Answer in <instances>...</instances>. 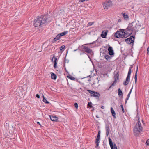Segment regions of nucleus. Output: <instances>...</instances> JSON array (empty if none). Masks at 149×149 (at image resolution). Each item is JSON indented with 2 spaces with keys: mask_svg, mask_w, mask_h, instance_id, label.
I'll list each match as a JSON object with an SVG mask.
<instances>
[{
  "mask_svg": "<svg viewBox=\"0 0 149 149\" xmlns=\"http://www.w3.org/2000/svg\"><path fill=\"white\" fill-rule=\"evenodd\" d=\"M96 117H98V116H96Z\"/></svg>",
  "mask_w": 149,
  "mask_h": 149,
  "instance_id": "nucleus-55",
  "label": "nucleus"
},
{
  "mask_svg": "<svg viewBox=\"0 0 149 149\" xmlns=\"http://www.w3.org/2000/svg\"><path fill=\"white\" fill-rule=\"evenodd\" d=\"M105 128L106 130V135L107 136H108L110 131L109 125H106Z\"/></svg>",
  "mask_w": 149,
  "mask_h": 149,
  "instance_id": "nucleus-14",
  "label": "nucleus"
},
{
  "mask_svg": "<svg viewBox=\"0 0 149 149\" xmlns=\"http://www.w3.org/2000/svg\"><path fill=\"white\" fill-rule=\"evenodd\" d=\"M118 94L119 96L120 97H122V98L123 97V92L120 88H119L118 89Z\"/></svg>",
  "mask_w": 149,
  "mask_h": 149,
  "instance_id": "nucleus-17",
  "label": "nucleus"
},
{
  "mask_svg": "<svg viewBox=\"0 0 149 149\" xmlns=\"http://www.w3.org/2000/svg\"><path fill=\"white\" fill-rule=\"evenodd\" d=\"M37 123L39 125H40V122H37Z\"/></svg>",
  "mask_w": 149,
  "mask_h": 149,
  "instance_id": "nucleus-50",
  "label": "nucleus"
},
{
  "mask_svg": "<svg viewBox=\"0 0 149 149\" xmlns=\"http://www.w3.org/2000/svg\"><path fill=\"white\" fill-rule=\"evenodd\" d=\"M65 48V46L64 45H62L60 47V49L61 51Z\"/></svg>",
  "mask_w": 149,
  "mask_h": 149,
  "instance_id": "nucleus-33",
  "label": "nucleus"
},
{
  "mask_svg": "<svg viewBox=\"0 0 149 149\" xmlns=\"http://www.w3.org/2000/svg\"><path fill=\"white\" fill-rule=\"evenodd\" d=\"M100 134H97V138H100Z\"/></svg>",
  "mask_w": 149,
  "mask_h": 149,
  "instance_id": "nucleus-45",
  "label": "nucleus"
},
{
  "mask_svg": "<svg viewBox=\"0 0 149 149\" xmlns=\"http://www.w3.org/2000/svg\"><path fill=\"white\" fill-rule=\"evenodd\" d=\"M101 108H102V109H104V108L105 107H104V106H102L101 107Z\"/></svg>",
  "mask_w": 149,
  "mask_h": 149,
  "instance_id": "nucleus-46",
  "label": "nucleus"
},
{
  "mask_svg": "<svg viewBox=\"0 0 149 149\" xmlns=\"http://www.w3.org/2000/svg\"><path fill=\"white\" fill-rule=\"evenodd\" d=\"M67 33L68 31H64L61 33L59 34V35H60V36L61 37L66 34Z\"/></svg>",
  "mask_w": 149,
  "mask_h": 149,
  "instance_id": "nucleus-28",
  "label": "nucleus"
},
{
  "mask_svg": "<svg viewBox=\"0 0 149 149\" xmlns=\"http://www.w3.org/2000/svg\"><path fill=\"white\" fill-rule=\"evenodd\" d=\"M114 80L113 83L109 87L108 89V90H109L117 82V80L119 78V72H118L116 74H115L114 76Z\"/></svg>",
  "mask_w": 149,
  "mask_h": 149,
  "instance_id": "nucleus-4",
  "label": "nucleus"
},
{
  "mask_svg": "<svg viewBox=\"0 0 149 149\" xmlns=\"http://www.w3.org/2000/svg\"><path fill=\"white\" fill-rule=\"evenodd\" d=\"M142 122L144 124V121L142 120Z\"/></svg>",
  "mask_w": 149,
  "mask_h": 149,
  "instance_id": "nucleus-53",
  "label": "nucleus"
},
{
  "mask_svg": "<svg viewBox=\"0 0 149 149\" xmlns=\"http://www.w3.org/2000/svg\"><path fill=\"white\" fill-rule=\"evenodd\" d=\"M42 97L43 98V102L46 104H49V102L48 101H47L46 99L45 98V97L43 95H42Z\"/></svg>",
  "mask_w": 149,
  "mask_h": 149,
  "instance_id": "nucleus-27",
  "label": "nucleus"
},
{
  "mask_svg": "<svg viewBox=\"0 0 149 149\" xmlns=\"http://www.w3.org/2000/svg\"><path fill=\"white\" fill-rule=\"evenodd\" d=\"M108 50L109 54L110 55H113L114 54L113 51L112 49V47L111 46L109 47Z\"/></svg>",
  "mask_w": 149,
  "mask_h": 149,
  "instance_id": "nucleus-12",
  "label": "nucleus"
},
{
  "mask_svg": "<svg viewBox=\"0 0 149 149\" xmlns=\"http://www.w3.org/2000/svg\"><path fill=\"white\" fill-rule=\"evenodd\" d=\"M139 119V121L136 124L133 129L134 134L136 136H138L140 134V132L142 131L143 130V127Z\"/></svg>",
  "mask_w": 149,
  "mask_h": 149,
  "instance_id": "nucleus-2",
  "label": "nucleus"
},
{
  "mask_svg": "<svg viewBox=\"0 0 149 149\" xmlns=\"http://www.w3.org/2000/svg\"><path fill=\"white\" fill-rule=\"evenodd\" d=\"M109 141L110 146L111 145V146H112V145H113L114 143L112 142L111 139H110V137L109 138Z\"/></svg>",
  "mask_w": 149,
  "mask_h": 149,
  "instance_id": "nucleus-29",
  "label": "nucleus"
},
{
  "mask_svg": "<svg viewBox=\"0 0 149 149\" xmlns=\"http://www.w3.org/2000/svg\"><path fill=\"white\" fill-rule=\"evenodd\" d=\"M146 144L147 145H149V140H147L146 142Z\"/></svg>",
  "mask_w": 149,
  "mask_h": 149,
  "instance_id": "nucleus-37",
  "label": "nucleus"
},
{
  "mask_svg": "<svg viewBox=\"0 0 149 149\" xmlns=\"http://www.w3.org/2000/svg\"><path fill=\"white\" fill-rule=\"evenodd\" d=\"M124 30L125 31V33H126V35L127 36V37L130 35L133 31L130 28L129 26H128V27L126 29H124Z\"/></svg>",
  "mask_w": 149,
  "mask_h": 149,
  "instance_id": "nucleus-7",
  "label": "nucleus"
},
{
  "mask_svg": "<svg viewBox=\"0 0 149 149\" xmlns=\"http://www.w3.org/2000/svg\"><path fill=\"white\" fill-rule=\"evenodd\" d=\"M110 146L111 149H117V146L115 143L112 145V146L111 145Z\"/></svg>",
  "mask_w": 149,
  "mask_h": 149,
  "instance_id": "nucleus-26",
  "label": "nucleus"
},
{
  "mask_svg": "<svg viewBox=\"0 0 149 149\" xmlns=\"http://www.w3.org/2000/svg\"><path fill=\"white\" fill-rule=\"evenodd\" d=\"M54 60V67L55 68H56L57 67V58L55 56H54L52 57V61H53V60Z\"/></svg>",
  "mask_w": 149,
  "mask_h": 149,
  "instance_id": "nucleus-11",
  "label": "nucleus"
},
{
  "mask_svg": "<svg viewBox=\"0 0 149 149\" xmlns=\"http://www.w3.org/2000/svg\"><path fill=\"white\" fill-rule=\"evenodd\" d=\"M107 31H103L102 32V34L101 35V36L102 38H106V36L107 33Z\"/></svg>",
  "mask_w": 149,
  "mask_h": 149,
  "instance_id": "nucleus-15",
  "label": "nucleus"
},
{
  "mask_svg": "<svg viewBox=\"0 0 149 149\" xmlns=\"http://www.w3.org/2000/svg\"><path fill=\"white\" fill-rule=\"evenodd\" d=\"M36 96L38 98H40V95H39L38 94H37L36 95Z\"/></svg>",
  "mask_w": 149,
  "mask_h": 149,
  "instance_id": "nucleus-41",
  "label": "nucleus"
},
{
  "mask_svg": "<svg viewBox=\"0 0 149 149\" xmlns=\"http://www.w3.org/2000/svg\"><path fill=\"white\" fill-rule=\"evenodd\" d=\"M58 40L55 37L53 39V41L52 42L53 43H54V42L56 41L57 40Z\"/></svg>",
  "mask_w": 149,
  "mask_h": 149,
  "instance_id": "nucleus-35",
  "label": "nucleus"
},
{
  "mask_svg": "<svg viewBox=\"0 0 149 149\" xmlns=\"http://www.w3.org/2000/svg\"><path fill=\"white\" fill-rule=\"evenodd\" d=\"M51 77L52 79L55 80L57 78V76L53 72H52L51 74Z\"/></svg>",
  "mask_w": 149,
  "mask_h": 149,
  "instance_id": "nucleus-22",
  "label": "nucleus"
},
{
  "mask_svg": "<svg viewBox=\"0 0 149 149\" xmlns=\"http://www.w3.org/2000/svg\"><path fill=\"white\" fill-rule=\"evenodd\" d=\"M100 131H99L98 132V134H100Z\"/></svg>",
  "mask_w": 149,
  "mask_h": 149,
  "instance_id": "nucleus-51",
  "label": "nucleus"
},
{
  "mask_svg": "<svg viewBox=\"0 0 149 149\" xmlns=\"http://www.w3.org/2000/svg\"><path fill=\"white\" fill-rule=\"evenodd\" d=\"M79 2H84L85 1V0H79Z\"/></svg>",
  "mask_w": 149,
  "mask_h": 149,
  "instance_id": "nucleus-44",
  "label": "nucleus"
},
{
  "mask_svg": "<svg viewBox=\"0 0 149 149\" xmlns=\"http://www.w3.org/2000/svg\"><path fill=\"white\" fill-rule=\"evenodd\" d=\"M47 17L46 16H38L34 20V25L35 27H41L42 25L47 21Z\"/></svg>",
  "mask_w": 149,
  "mask_h": 149,
  "instance_id": "nucleus-1",
  "label": "nucleus"
},
{
  "mask_svg": "<svg viewBox=\"0 0 149 149\" xmlns=\"http://www.w3.org/2000/svg\"><path fill=\"white\" fill-rule=\"evenodd\" d=\"M100 138H97L96 139L95 143L96 144V146H95V148H97L99 144L100 143Z\"/></svg>",
  "mask_w": 149,
  "mask_h": 149,
  "instance_id": "nucleus-21",
  "label": "nucleus"
},
{
  "mask_svg": "<svg viewBox=\"0 0 149 149\" xmlns=\"http://www.w3.org/2000/svg\"><path fill=\"white\" fill-rule=\"evenodd\" d=\"M132 88H133V87L132 88H131L130 90V91L129 93V94L130 95L131 93V92L132 91Z\"/></svg>",
  "mask_w": 149,
  "mask_h": 149,
  "instance_id": "nucleus-40",
  "label": "nucleus"
},
{
  "mask_svg": "<svg viewBox=\"0 0 149 149\" xmlns=\"http://www.w3.org/2000/svg\"><path fill=\"white\" fill-rule=\"evenodd\" d=\"M133 68V65H131L130 66V67L129 68V69H130V70H131V69L132 68Z\"/></svg>",
  "mask_w": 149,
  "mask_h": 149,
  "instance_id": "nucleus-47",
  "label": "nucleus"
},
{
  "mask_svg": "<svg viewBox=\"0 0 149 149\" xmlns=\"http://www.w3.org/2000/svg\"><path fill=\"white\" fill-rule=\"evenodd\" d=\"M96 80L97 81V83H98L99 82V80L98 79V77L96 78Z\"/></svg>",
  "mask_w": 149,
  "mask_h": 149,
  "instance_id": "nucleus-48",
  "label": "nucleus"
},
{
  "mask_svg": "<svg viewBox=\"0 0 149 149\" xmlns=\"http://www.w3.org/2000/svg\"><path fill=\"white\" fill-rule=\"evenodd\" d=\"M131 70H130V69H129V71L128 72V74L127 76V77H129L130 78V76L131 75Z\"/></svg>",
  "mask_w": 149,
  "mask_h": 149,
  "instance_id": "nucleus-30",
  "label": "nucleus"
},
{
  "mask_svg": "<svg viewBox=\"0 0 149 149\" xmlns=\"http://www.w3.org/2000/svg\"><path fill=\"white\" fill-rule=\"evenodd\" d=\"M112 3L111 1L104 3L103 6L104 9H108L109 7L112 5Z\"/></svg>",
  "mask_w": 149,
  "mask_h": 149,
  "instance_id": "nucleus-8",
  "label": "nucleus"
},
{
  "mask_svg": "<svg viewBox=\"0 0 149 149\" xmlns=\"http://www.w3.org/2000/svg\"><path fill=\"white\" fill-rule=\"evenodd\" d=\"M135 38L132 36H130L125 39V41L126 43L128 44H130L132 43H133L134 41Z\"/></svg>",
  "mask_w": 149,
  "mask_h": 149,
  "instance_id": "nucleus-6",
  "label": "nucleus"
},
{
  "mask_svg": "<svg viewBox=\"0 0 149 149\" xmlns=\"http://www.w3.org/2000/svg\"><path fill=\"white\" fill-rule=\"evenodd\" d=\"M130 95L128 94V95L127 96V97H130Z\"/></svg>",
  "mask_w": 149,
  "mask_h": 149,
  "instance_id": "nucleus-52",
  "label": "nucleus"
},
{
  "mask_svg": "<svg viewBox=\"0 0 149 149\" xmlns=\"http://www.w3.org/2000/svg\"><path fill=\"white\" fill-rule=\"evenodd\" d=\"M67 77L71 80H74L75 81H77V79H75L74 77L70 75H68L67 76Z\"/></svg>",
  "mask_w": 149,
  "mask_h": 149,
  "instance_id": "nucleus-20",
  "label": "nucleus"
},
{
  "mask_svg": "<svg viewBox=\"0 0 149 149\" xmlns=\"http://www.w3.org/2000/svg\"><path fill=\"white\" fill-rule=\"evenodd\" d=\"M74 106L75 107L77 108V109L78 107V104L77 103H74Z\"/></svg>",
  "mask_w": 149,
  "mask_h": 149,
  "instance_id": "nucleus-36",
  "label": "nucleus"
},
{
  "mask_svg": "<svg viewBox=\"0 0 149 149\" xmlns=\"http://www.w3.org/2000/svg\"><path fill=\"white\" fill-rule=\"evenodd\" d=\"M92 103L91 102H88V106L90 108H91L92 107Z\"/></svg>",
  "mask_w": 149,
  "mask_h": 149,
  "instance_id": "nucleus-31",
  "label": "nucleus"
},
{
  "mask_svg": "<svg viewBox=\"0 0 149 149\" xmlns=\"http://www.w3.org/2000/svg\"><path fill=\"white\" fill-rule=\"evenodd\" d=\"M93 23H92V22H89L88 23V25L89 26H91L93 24Z\"/></svg>",
  "mask_w": 149,
  "mask_h": 149,
  "instance_id": "nucleus-42",
  "label": "nucleus"
},
{
  "mask_svg": "<svg viewBox=\"0 0 149 149\" xmlns=\"http://www.w3.org/2000/svg\"><path fill=\"white\" fill-rule=\"evenodd\" d=\"M124 29L118 31L119 33L121 35L120 36L121 38H126L127 37V36L126 35V33H125Z\"/></svg>",
  "mask_w": 149,
  "mask_h": 149,
  "instance_id": "nucleus-10",
  "label": "nucleus"
},
{
  "mask_svg": "<svg viewBox=\"0 0 149 149\" xmlns=\"http://www.w3.org/2000/svg\"><path fill=\"white\" fill-rule=\"evenodd\" d=\"M123 16L125 20H127L128 19L129 17L127 14H126L125 13H124L123 14Z\"/></svg>",
  "mask_w": 149,
  "mask_h": 149,
  "instance_id": "nucleus-25",
  "label": "nucleus"
},
{
  "mask_svg": "<svg viewBox=\"0 0 149 149\" xmlns=\"http://www.w3.org/2000/svg\"><path fill=\"white\" fill-rule=\"evenodd\" d=\"M147 51L148 54H149V46L147 48Z\"/></svg>",
  "mask_w": 149,
  "mask_h": 149,
  "instance_id": "nucleus-43",
  "label": "nucleus"
},
{
  "mask_svg": "<svg viewBox=\"0 0 149 149\" xmlns=\"http://www.w3.org/2000/svg\"><path fill=\"white\" fill-rule=\"evenodd\" d=\"M111 114H112V116H113V117L114 118H116V117L115 116L116 115V113L114 111V110L113 108L111 107Z\"/></svg>",
  "mask_w": 149,
  "mask_h": 149,
  "instance_id": "nucleus-18",
  "label": "nucleus"
},
{
  "mask_svg": "<svg viewBox=\"0 0 149 149\" xmlns=\"http://www.w3.org/2000/svg\"><path fill=\"white\" fill-rule=\"evenodd\" d=\"M128 26L134 32L139 27V24L136 22H132L129 24Z\"/></svg>",
  "mask_w": 149,
  "mask_h": 149,
  "instance_id": "nucleus-3",
  "label": "nucleus"
},
{
  "mask_svg": "<svg viewBox=\"0 0 149 149\" xmlns=\"http://www.w3.org/2000/svg\"><path fill=\"white\" fill-rule=\"evenodd\" d=\"M130 81V77H127L126 78V80L125 81H124L123 83V84L125 85H127Z\"/></svg>",
  "mask_w": 149,
  "mask_h": 149,
  "instance_id": "nucleus-16",
  "label": "nucleus"
},
{
  "mask_svg": "<svg viewBox=\"0 0 149 149\" xmlns=\"http://www.w3.org/2000/svg\"><path fill=\"white\" fill-rule=\"evenodd\" d=\"M120 106L121 107L122 111L123 112H124L125 111H124V109L123 108V105H122V104Z\"/></svg>",
  "mask_w": 149,
  "mask_h": 149,
  "instance_id": "nucleus-34",
  "label": "nucleus"
},
{
  "mask_svg": "<svg viewBox=\"0 0 149 149\" xmlns=\"http://www.w3.org/2000/svg\"><path fill=\"white\" fill-rule=\"evenodd\" d=\"M56 38L58 40L60 39L61 38V36H60V35H59V34H58L57 36H56Z\"/></svg>",
  "mask_w": 149,
  "mask_h": 149,
  "instance_id": "nucleus-32",
  "label": "nucleus"
},
{
  "mask_svg": "<svg viewBox=\"0 0 149 149\" xmlns=\"http://www.w3.org/2000/svg\"><path fill=\"white\" fill-rule=\"evenodd\" d=\"M129 97H127V98H126V99H125V104L127 103V100L129 99Z\"/></svg>",
  "mask_w": 149,
  "mask_h": 149,
  "instance_id": "nucleus-38",
  "label": "nucleus"
},
{
  "mask_svg": "<svg viewBox=\"0 0 149 149\" xmlns=\"http://www.w3.org/2000/svg\"><path fill=\"white\" fill-rule=\"evenodd\" d=\"M89 0H85V1H88Z\"/></svg>",
  "mask_w": 149,
  "mask_h": 149,
  "instance_id": "nucleus-54",
  "label": "nucleus"
},
{
  "mask_svg": "<svg viewBox=\"0 0 149 149\" xmlns=\"http://www.w3.org/2000/svg\"><path fill=\"white\" fill-rule=\"evenodd\" d=\"M129 97H127V98H126V99H125V104L127 103V100L129 99Z\"/></svg>",
  "mask_w": 149,
  "mask_h": 149,
  "instance_id": "nucleus-39",
  "label": "nucleus"
},
{
  "mask_svg": "<svg viewBox=\"0 0 149 149\" xmlns=\"http://www.w3.org/2000/svg\"><path fill=\"white\" fill-rule=\"evenodd\" d=\"M104 58L107 61H108L111 58V57L108 55H105L104 56Z\"/></svg>",
  "mask_w": 149,
  "mask_h": 149,
  "instance_id": "nucleus-24",
  "label": "nucleus"
},
{
  "mask_svg": "<svg viewBox=\"0 0 149 149\" xmlns=\"http://www.w3.org/2000/svg\"><path fill=\"white\" fill-rule=\"evenodd\" d=\"M87 91L90 93L92 97H98L100 95L99 93L97 92L92 91L89 90H87Z\"/></svg>",
  "mask_w": 149,
  "mask_h": 149,
  "instance_id": "nucleus-9",
  "label": "nucleus"
},
{
  "mask_svg": "<svg viewBox=\"0 0 149 149\" xmlns=\"http://www.w3.org/2000/svg\"><path fill=\"white\" fill-rule=\"evenodd\" d=\"M121 19H119L118 20V22H121Z\"/></svg>",
  "mask_w": 149,
  "mask_h": 149,
  "instance_id": "nucleus-49",
  "label": "nucleus"
},
{
  "mask_svg": "<svg viewBox=\"0 0 149 149\" xmlns=\"http://www.w3.org/2000/svg\"><path fill=\"white\" fill-rule=\"evenodd\" d=\"M85 45H82V50L84 52L86 53L91 54L92 53H93V52L92 50L90 49L89 48H88V47L86 46H84Z\"/></svg>",
  "mask_w": 149,
  "mask_h": 149,
  "instance_id": "nucleus-5",
  "label": "nucleus"
},
{
  "mask_svg": "<svg viewBox=\"0 0 149 149\" xmlns=\"http://www.w3.org/2000/svg\"><path fill=\"white\" fill-rule=\"evenodd\" d=\"M138 65H137L136 67V73L135 75L134 76V79H135V83H136L137 81V73L138 72Z\"/></svg>",
  "mask_w": 149,
  "mask_h": 149,
  "instance_id": "nucleus-19",
  "label": "nucleus"
},
{
  "mask_svg": "<svg viewBox=\"0 0 149 149\" xmlns=\"http://www.w3.org/2000/svg\"><path fill=\"white\" fill-rule=\"evenodd\" d=\"M121 36L119 33L118 31H117L115 33V36L117 38H121L120 36Z\"/></svg>",
  "mask_w": 149,
  "mask_h": 149,
  "instance_id": "nucleus-23",
  "label": "nucleus"
},
{
  "mask_svg": "<svg viewBox=\"0 0 149 149\" xmlns=\"http://www.w3.org/2000/svg\"><path fill=\"white\" fill-rule=\"evenodd\" d=\"M51 120L53 121H58V118L55 116H49Z\"/></svg>",
  "mask_w": 149,
  "mask_h": 149,
  "instance_id": "nucleus-13",
  "label": "nucleus"
}]
</instances>
